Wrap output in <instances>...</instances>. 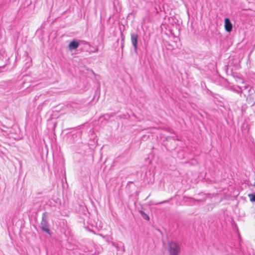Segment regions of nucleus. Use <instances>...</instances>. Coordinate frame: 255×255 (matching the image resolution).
<instances>
[{"instance_id":"nucleus-1","label":"nucleus","mask_w":255,"mask_h":255,"mask_svg":"<svg viewBox=\"0 0 255 255\" xmlns=\"http://www.w3.org/2000/svg\"><path fill=\"white\" fill-rule=\"evenodd\" d=\"M167 250L169 255H179L181 252L180 246L176 242L169 241L167 245Z\"/></svg>"},{"instance_id":"nucleus-2","label":"nucleus","mask_w":255,"mask_h":255,"mask_svg":"<svg viewBox=\"0 0 255 255\" xmlns=\"http://www.w3.org/2000/svg\"><path fill=\"white\" fill-rule=\"evenodd\" d=\"M68 108L72 112H85L87 109L85 104L82 103L72 102L67 106Z\"/></svg>"},{"instance_id":"nucleus-3","label":"nucleus","mask_w":255,"mask_h":255,"mask_svg":"<svg viewBox=\"0 0 255 255\" xmlns=\"http://www.w3.org/2000/svg\"><path fill=\"white\" fill-rule=\"evenodd\" d=\"M48 214L47 212H45L42 214V220L40 223V228L41 230L46 233L48 235H51V232L49 229V225L48 224Z\"/></svg>"},{"instance_id":"nucleus-4","label":"nucleus","mask_w":255,"mask_h":255,"mask_svg":"<svg viewBox=\"0 0 255 255\" xmlns=\"http://www.w3.org/2000/svg\"><path fill=\"white\" fill-rule=\"evenodd\" d=\"M131 42L134 48V51L135 53H137V44L138 35L136 33H131Z\"/></svg>"},{"instance_id":"nucleus-5","label":"nucleus","mask_w":255,"mask_h":255,"mask_svg":"<svg viewBox=\"0 0 255 255\" xmlns=\"http://www.w3.org/2000/svg\"><path fill=\"white\" fill-rule=\"evenodd\" d=\"M224 27L226 31L231 32L233 30V24L228 17H226L224 20Z\"/></svg>"},{"instance_id":"nucleus-6","label":"nucleus","mask_w":255,"mask_h":255,"mask_svg":"<svg viewBox=\"0 0 255 255\" xmlns=\"http://www.w3.org/2000/svg\"><path fill=\"white\" fill-rule=\"evenodd\" d=\"M79 42L77 40H73L69 44L68 47L70 50H74L78 47L79 46Z\"/></svg>"},{"instance_id":"nucleus-7","label":"nucleus","mask_w":255,"mask_h":255,"mask_svg":"<svg viewBox=\"0 0 255 255\" xmlns=\"http://www.w3.org/2000/svg\"><path fill=\"white\" fill-rule=\"evenodd\" d=\"M140 214L141 215V217L146 220H149V217L147 214H146L144 211L142 210H140L139 211Z\"/></svg>"},{"instance_id":"nucleus-8","label":"nucleus","mask_w":255,"mask_h":255,"mask_svg":"<svg viewBox=\"0 0 255 255\" xmlns=\"http://www.w3.org/2000/svg\"><path fill=\"white\" fill-rule=\"evenodd\" d=\"M250 198V201L252 202H255V194H250L248 195Z\"/></svg>"},{"instance_id":"nucleus-9","label":"nucleus","mask_w":255,"mask_h":255,"mask_svg":"<svg viewBox=\"0 0 255 255\" xmlns=\"http://www.w3.org/2000/svg\"><path fill=\"white\" fill-rule=\"evenodd\" d=\"M201 85L202 88L206 89L207 90L208 92L211 93V91L207 88L205 82H202L201 83Z\"/></svg>"},{"instance_id":"nucleus-10","label":"nucleus","mask_w":255,"mask_h":255,"mask_svg":"<svg viewBox=\"0 0 255 255\" xmlns=\"http://www.w3.org/2000/svg\"><path fill=\"white\" fill-rule=\"evenodd\" d=\"M247 100H248V101L252 100V101H251V103H252V105H254L255 104V101H254V98H252V95H250L248 96V97L247 98Z\"/></svg>"},{"instance_id":"nucleus-11","label":"nucleus","mask_w":255,"mask_h":255,"mask_svg":"<svg viewBox=\"0 0 255 255\" xmlns=\"http://www.w3.org/2000/svg\"><path fill=\"white\" fill-rule=\"evenodd\" d=\"M114 9H115V10L113 15H116L118 13L119 11H118V8L116 7V5L114 3Z\"/></svg>"},{"instance_id":"nucleus-12","label":"nucleus","mask_w":255,"mask_h":255,"mask_svg":"<svg viewBox=\"0 0 255 255\" xmlns=\"http://www.w3.org/2000/svg\"><path fill=\"white\" fill-rule=\"evenodd\" d=\"M234 91L235 92H236V93H242V91L241 90V91H238L237 90H235L234 89Z\"/></svg>"},{"instance_id":"nucleus-13","label":"nucleus","mask_w":255,"mask_h":255,"mask_svg":"<svg viewBox=\"0 0 255 255\" xmlns=\"http://www.w3.org/2000/svg\"><path fill=\"white\" fill-rule=\"evenodd\" d=\"M166 17H167V18H168V19L169 20H170V18H171L173 20V17H164V19L165 20Z\"/></svg>"},{"instance_id":"nucleus-14","label":"nucleus","mask_w":255,"mask_h":255,"mask_svg":"<svg viewBox=\"0 0 255 255\" xmlns=\"http://www.w3.org/2000/svg\"><path fill=\"white\" fill-rule=\"evenodd\" d=\"M191 199H192L193 200V203L194 204L195 203V201H199L200 200H195V199H193L192 198H191Z\"/></svg>"},{"instance_id":"nucleus-15","label":"nucleus","mask_w":255,"mask_h":255,"mask_svg":"<svg viewBox=\"0 0 255 255\" xmlns=\"http://www.w3.org/2000/svg\"><path fill=\"white\" fill-rule=\"evenodd\" d=\"M112 244H113V245L114 246H116V245H115V244L114 243H112Z\"/></svg>"},{"instance_id":"nucleus-16","label":"nucleus","mask_w":255,"mask_h":255,"mask_svg":"<svg viewBox=\"0 0 255 255\" xmlns=\"http://www.w3.org/2000/svg\"><path fill=\"white\" fill-rule=\"evenodd\" d=\"M166 202V201H164V202H163L162 203H164V202Z\"/></svg>"}]
</instances>
